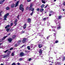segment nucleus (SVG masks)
Masks as SVG:
<instances>
[{"label":"nucleus","instance_id":"f257e3e1","mask_svg":"<svg viewBox=\"0 0 65 65\" xmlns=\"http://www.w3.org/2000/svg\"><path fill=\"white\" fill-rule=\"evenodd\" d=\"M33 6V3H30V7H27L26 8V9L27 10L29 9V10H31Z\"/></svg>","mask_w":65,"mask_h":65},{"label":"nucleus","instance_id":"f03ea898","mask_svg":"<svg viewBox=\"0 0 65 65\" xmlns=\"http://www.w3.org/2000/svg\"><path fill=\"white\" fill-rule=\"evenodd\" d=\"M9 15V13H8L6 14H5L4 16V21H5V20H7V19L6 18H7V16H8Z\"/></svg>","mask_w":65,"mask_h":65},{"label":"nucleus","instance_id":"7ed1b4c3","mask_svg":"<svg viewBox=\"0 0 65 65\" xmlns=\"http://www.w3.org/2000/svg\"><path fill=\"white\" fill-rule=\"evenodd\" d=\"M19 9L20 10H21L22 12L24 11V7H23V6L22 4H21L20 6H19Z\"/></svg>","mask_w":65,"mask_h":65},{"label":"nucleus","instance_id":"20e7f679","mask_svg":"<svg viewBox=\"0 0 65 65\" xmlns=\"http://www.w3.org/2000/svg\"><path fill=\"white\" fill-rule=\"evenodd\" d=\"M18 21V20L17 19H15L14 20V24H15L14 25V26H15L16 25H17V22Z\"/></svg>","mask_w":65,"mask_h":65},{"label":"nucleus","instance_id":"39448f33","mask_svg":"<svg viewBox=\"0 0 65 65\" xmlns=\"http://www.w3.org/2000/svg\"><path fill=\"white\" fill-rule=\"evenodd\" d=\"M20 57H23L24 56V53L23 52H21L20 54Z\"/></svg>","mask_w":65,"mask_h":65},{"label":"nucleus","instance_id":"423d86ee","mask_svg":"<svg viewBox=\"0 0 65 65\" xmlns=\"http://www.w3.org/2000/svg\"><path fill=\"white\" fill-rule=\"evenodd\" d=\"M13 40V39L10 38L8 39V41L9 42H11Z\"/></svg>","mask_w":65,"mask_h":65},{"label":"nucleus","instance_id":"0eeeda50","mask_svg":"<svg viewBox=\"0 0 65 65\" xmlns=\"http://www.w3.org/2000/svg\"><path fill=\"white\" fill-rule=\"evenodd\" d=\"M27 40V39L26 38H24L23 39L22 41L23 43H25L26 42V41Z\"/></svg>","mask_w":65,"mask_h":65},{"label":"nucleus","instance_id":"6e6552de","mask_svg":"<svg viewBox=\"0 0 65 65\" xmlns=\"http://www.w3.org/2000/svg\"><path fill=\"white\" fill-rule=\"evenodd\" d=\"M15 7V4H12L11 5V8H14Z\"/></svg>","mask_w":65,"mask_h":65},{"label":"nucleus","instance_id":"1a4fd4ad","mask_svg":"<svg viewBox=\"0 0 65 65\" xmlns=\"http://www.w3.org/2000/svg\"><path fill=\"white\" fill-rule=\"evenodd\" d=\"M17 37V36L16 35H14L12 36V38L14 39H15L16 37Z\"/></svg>","mask_w":65,"mask_h":65},{"label":"nucleus","instance_id":"9d476101","mask_svg":"<svg viewBox=\"0 0 65 65\" xmlns=\"http://www.w3.org/2000/svg\"><path fill=\"white\" fill-rule=\"evenodd\" d=\"M19 1H18L16 3L15 5V7H16L17 6H18L19 4Z\"/></svg>","mask_w":65,"mask_h":65},{"label":"nucleus","instance_id":"9b49d317","mask_svg":"<svg viewBox=\"0 0 65 65\" xmlns=\"http://www.w3.org/2000/svg\"><path fill=\"white\" fill-rule=\"evenodd\" d=\"M43 46L42 44H38V47L39 48H41Z\"/></svg>","mask_w":65,"mask_h":65},{"label":"nucleus","instance_id":"f8f14e48","mask_svg":"<svg viewBox=\"0 0 65 65\" xmlns=\"http://www.w3.org/2000/svg\"><path fill=\"white\" fill-rule=\"evenodd\" d=\"M5 1V0H3V1H0V4H2L4 2V1Z\"/></svg>","mask_w":65,"mask_h":65},{"label":"nucleus","instance_id":"ddd939ff","mask_svg":"<svg viewBox=\"0 0 65 65\" xmlns=\"http://www.w3.org/2000/svg\"><path fill=\"white\" fill-rule=\"evenodd\" d=\"M27 26V25L26 24H25L24 25V26H23V29H26V27Z\"/></svg>","mask_w":65,"mask_h":65},{"label":"nucleus","instance_id":"4468645a","mask_svg":"<svg viewBox=\"0 0 65 65\" xmlns=\"http://www.w3.org/2000/svg\"><path fill=\"white\" fill-rule=\"evenodd\" d=\"M27 21H28V23H30L31 22V19L30 18H29L27 19Z\"/></svg>","mask_w":65,"mask_h":65},{"label":"nucleus","instance_id":"2eb2a0df","mask_svg":"<svg viewBox=\"0 0 65 65\" xmlns=\"http://www.w3.org/2000/svg\"><path fill=\"white\" fill-rule=\"evenodd\" d=\"M9 26H10V25H8L5 27V29H7V28H8L9 27Z\"/></svg>","mask_w":65,"mask_h":65},{"label":"nucleus","instance_id":"dca6fc26","mask_svg":"<svg viewBox=\"0 0 65 65\" xmlns=\"http://www.w3.org/2000/svg\"><path fill=\"white\" fill-rule=\"evenodd\" d=\"M61 18H62V16L60 15L58 16V19L59 20H61Z\"/></svg>","mask_w":65,"mask_h":65},{"label":"nucleus","instance_id":"f3484780","mask_svg":"<svg viewBox=\"0 0 65 65\" xmlns=\"http://www.w3.org/2000/svg\"><path fill=\"white\" fill-rule=\"evenodd\" d=\"M44 6V4H43L41 6V8H43Z\"/></svg>","mask_w":65,"mask_h":65},{"label":"nucleus","instance_id":"a211bd4d","mask_svg":"<svg viewBox=\"0 0 65 65\" xmlns=\"http://www.w3.org/2000/svg\"><path fill=\"white\" fill-rule=\"evenodd\" d=\"M49 13L50 14H52V13H54V12L52 11H51L49 12Z\"/></svg>","mask_w":65,"mask_h":65},{"label":"nucleus","instance_id":"6ab92c4d","mask_svg":"<svg viewBox=\"0 0 65 65\" xmlns=\"http://www.w3.org/2000/svg\"><path fill=\"white\" fill-rule=\"evenodd\" d=\"M44 10V9H43V8L41 9H40V12H42V11H43Z\"/></svg>","mask_w":65,"mask_h":65},{"label":"nucleus","instance_id":"aec40b11","mask_svg":"<svg viewBox=\"0 0 65 65\" xmlns=\"http://www.w3.org/2000/svg\"><path fill=\"white\" fill-rule=\"evenodd\" d=\"M30 46H28L27 47V48L28 50H30L31 49L30 48Z\"/></svg>","mask_w":65,"mask_h":65},{"label":"nucleus","instance_id":"412c9836","mask_svg":"<svg viewBox=\"0 0 65 65\" xmlns=\"http://www.w3.org/2000/svg\"><path fill=\"white\" fill-rule=\"evenodd\" d=\"M3 12V11H1L0 12V16L1 17L2 16V13Z\"/></svg>","mask_w":65,"mask_h":65},{"label":"nucleus","instance_id":"4be33fe9","mask_svg":"<svg viewBox=\"0 0 65 65\" xmlns=\"http://www.w3.org/2000/svg\"><path fill=\"white\" fill-rule=\"evenodd\" d=\"M42 50L41 49L40 50L39 53L40 54H42Z\"/></svg>","mask_w":65,"mask_h":65},{"label":"nucleus","instance_id":"5701e85b","mask_svg":"<svg viewBox=\"0 0 65 65\" xmlns=\"http://www.w3.org/2000/svg\"><path fill=\"white\" fill-rule=\"evenodd\" d=\"M6 10H9V7H7L6 8Z\"/></svg>","mask_w":65,"mask_h":65},{"label":"nucleus","instance_id":"b1692460","mask_svg":"<svg viewBox=\"0 0 65 65\" xmlns=\"http://www.w3.org/2000/svg\"><path fill=\"white\" fill-rule=\"evenodd\" d=\"M61 27L60 26H59V27H57V29L58 30L59 29H61Z\"/></svg>","mask_w":65,"mask_h":65},{"label":"nucleus","instance_id":"393cba45","mask_svg":"<svg viewBox=\"0 0 65 65\" xmlns=\"http://www.w3.org/2000/svg\"><path fill=\"white\" fill-rule=\"evenodd\" d=\"M31 10V11H34V8H32Z\"/></svg>","mask_w":65,"mask_h":65},{"label":"nucleus","instance_id":"a878e982","mask_svg":"<svg viewBox=\"0 0 65 65\" xmlns=\"http://www.w3.org/2000/svg\"><path fill=\"white\" fill-rule=\"evenodd\" d=\"M54 35H53V36H55V38H56V33H54Z\"/></svg>","mask_w":65,"mask_h":65},{"label":"nucleus","instance_id":"bb28decb","mask_svg":"<svg viewBox=\"0 0 65 65\" xmlns=\"http://www.w3.org/2000/svg\"><path fill=\"white\" fill-rule=\"evenodd\" d=\"M10 29V28H7L6 30V31H7V32H9V29Z\"/></svg>","mask_w":65,"mask_h":65},{"label":"nucleus","instance_id":"cd10ccee","mask_svg":"<svg viewBox=\"0 0 65 65\" xmlns=\"http://www.w3.org/2000/svg\"><path fill=\"white\" fill-rule=\"evenodd\" d=\"M18 44H15L14 45V47H17L18 46Z\"/></svg>","mask_w":65,"mask_h":65},{"label":"nucleus","instance_id":"c85d7f7f","mask_svg":"<svg viewBox=\"0 0 65 65\" xmlns=\"http://www.w3.org/2000/svg\"><path fill=\"white\" fill-rule=\"evenodd\" d=\"M33 13H34V11H32V12L30 13V15L31 16L33 14Z\"/></svg>","mask_w":65,"mask_h":65},{"label":"nucleus","instance_id":"c756f323","mask_svg":"<svg viewBox=\"0 0 65 65\" xmlns=\"http://www.w3.org/2000/svg\"><path fill=\"white\" fill-rule=\"evenodd\" d=\"M42 1L43 3H44V4H45V1L42 0Z\"/></svg>","mask_w":65,"mask_h":65},{"label":"nucleus","instance_id":"7c9ffc66","mask_svg":"<svg viewBox=\"0 0 65 65\" xmlns=\"http://www.w3.org/2000/svg\"><path fill=\"white\" fill-rule=\"evenodd\" d=\"M7 37V36H5L4 37H3V38L4 39H4H6V37Z\"/></svg>","mask_w":65,"mask_h":65},{"label":"nucleus","instance_id":"2f4dec72","mask_svg":"<svg viewBox=\"0 0 65 65\" xmlns=\"http://www.w3.org/2000/svg\"><path fill=\"white\" fill-rule=\"evenodd\" d=\"M49 60H51V59H53V57H49Z\"/></svg>","mask_w":65,"mask_h":65},{"label":"nucleus","instance_id":"473e14b6","mask_svg":"<svg viewBox=\"0 0 65 65\" xmlns=\"http://www.w3.org/2000/svg\"><path fill=\"white\" fill-rule=\"evenodd\" d=\"M39 10H40V9H39V8H38L36 9V11H39Z\"/></svg>","mask_w":65,"mask_h":65},{"label":"nucleus","instance_id":"72a5a7b5","mask_svg":"<svg viewBox=\"0 0 65 65\" xmlns=\"http://www.w3.org/2000/svg\"><path fill=\"white\" fill-rule=\"evenodd\" d=\"M6 57H7V56L5 55L3 56V58H5Z\"/></svg>","mask_w":65,"mask_h":65},{"label":"nucleus","instance_id":"f704fd0d","mask_svg":"<svg viewBox=\"0 0 65 65\" xmlns=\"http://www.w3.org/2000/svg\"><path fill=\"white\" fill-rule=\"evenodd\" d=\"M18 42L20 43L21 42V40H19Z\"/></svg>","mask_w":65,"mask_h":65},{"label":"nucleus","instance_id":"c9c22d12","mask_svg":"<svg viewBox=\"0 0 65 65\" xmlns=\"http://www.w3.org/2000/svg\"><path fill=\"white\" fill-rule=\"evenodd\" d=\"M13 48L11 47V48H10V51H11L12 50H13Z\"/></svg>","mask_w":65,"mask_h":65},{"label":"nucleus","instance_id":"e433bc0d","mask_svg":"<svg viewBox=\"0 0 65 65\" xmlns=\"http://www.w3.org/2000/svg\"><path fill=\"white\" fill-rule=\"evenodd\" d=\"M46 18H45L43 19V21H45V20H46Z\"/></svg>","mask_w":65,"mask_h":65},{"label":"nucleus","instance_id":"4c0bfd02","mask_svg":"<svg viewBox=\"0 0 65 65\" xmlns=\"http://www.w3.org/2000/svg\"><path fill=\"white\" fill-rule=\"evenodd\" d=\"M8 50H6L4 52L5 53H6V52H8Z\"/></svg>","mask_w":65,"mask_h":65},{"label":"nucleus","instance_id":"58836bf2","mask_svg":"<svg viewBox=\"0 0 65 65\" xmlns=\"http://www.w3.org/2000/svg\"><path fill=\"white\" fill-rule=\"evenodd\" d=\"M25 45H23L21 47V48H22V47H24H24L25 46Z\"/></svg>","mask_w":65,"mask_h":65},{"label":"nucleus","instance_id":"ea45409f","mask_svg":"<svg viewBox=\"0 0 65 65\" xmlns=\"http://www.w3.org/2000/svg\"><path fill=\"white\" fill-rule=\"evenodd\" d=\"M47 6H48V4L46 6L44 7L45 8H46Z\"/></svg>","mask_w":65,"mask_h":65},{"label":"nucleus","instance_id":"a19ab883","mask_svg":"<svg viewBox=\"0 0 65 65\" xmlns=\"http://www.w3.org/2000/svg\"><path fill=\"white\" fill-rule=\"evenodd\" d=\"M11 56H14V53H12Z\"/></svg>","mask_w":65,"mask_h":65},{"label":"nucleus","instance_id":"79ce46f5","mask_svg":"<svg viewBox=\"0 0 65 65\" xmlns=\"http://www.w3.org/2000/svg\"><path fill=\"white\" fill-rule=\"evenodd\" d=\"M58 40H56L55 41V43H58Z\"/></svg>","mask_w":65,"mask_h":65},{"label":"nucleus","instance_id":"37998d69","mask_svg":"<svg viewBox=\"0 0 65 65\" xmlns=\"http://www.w3.org/2000/svg\"><path fill=\"white\" fill-rule=\"evenodd\" d=\"M30 46L31 48H32V47H33V45L32 44Z\"/></svg>","mask_w":65,"mask_h":65},{"label":"nucleus","instance_id":"c03bdc74","mask_svg":"<svg viewBox=\"0 0 65 65\" xmlns=\"http://www.w3.org/2000/svg\"><path fill=\"white\" fill-rule=\"evenodd\" d=\"M65 57H64L63 58V59L62 60V61H64V60H65Z\"/></svg>","mask_w":65,"mask_h":65},{"label":"nucleus","instance_id":"a18cd8bd","mask_svg":"<svg viewBox=\"0 0 65 65\" xmlns=\"http://www.w3.org/2000/svg\"><path fill=\"white\" fill-rule=\"evenodd\" d=\"M22 60H23V59L22 58H20V59H19V61H22Z\"/></svg>","mask_w":65,"mask_h":65},{"label":"nucleus","instance_id":"49530a36","mask_svg":"<svg viewBox=\"0 0 65 65\" xmlns=\"http://www.w3.org/2000/svg\"><path fill=\"white\" fill-rule=\"evenodd\" d=\"M12 65H15V63H13L12 64Z\"/></svg>","mask_w":65,"mask_h":65},{"label":"nucleus","instance_id":"de8ad7c7","mask_svg":"<svg viewBox=\"0 0 65 65\" xmlns=\"http://www.w3.org/2000/svg\"><path fill=\"white\" fill-rule=\"evenodd\" d=\"M13 25V23H11L10 25V26H12Z\"/></svg>","mask_w":65,"mask_h":65},{"label":"nucleus","instance_id":"09e8293b","mask_svg":"<svg viewBox=\"0 0 65 65\" xmlns=\"http://www.w3.org/2000/svg\"><path fill=\"white\" fill-rule=\"evenodd\" d=\"M1 41H3L4 40V39L3 38H2V39H1Z\"/></svg>","mask_w":65,"mask_h":65},{"label":"nucleus","instance_id":"8fccbe9b","mask_svg":"<svg viewBox=\"0 0 65 65\" xmlns=\"http://www.w3.org/2000/svg\"><path fill=\"white\" fill-rule=\"evenodd\" d=\"M31 60V58H29L28 60V61H30Z\"/></svg>","mask_w":65,"mask_h":65},{"label":"nucleus","instance_id":"3c124183","mask_svg":"<svg viewBox=\"0 0 65 65\" xmlns=\"http://www.w3.org/2000/svg\"><path fill=\"white\" fill-rule=\"evenodd\" d=\"M51 15H52V14H50V13H49V17H51Z\"/></svg>","mask_w":65,"mask_h":65},{"label":"nucleus","instance_id":"603ef678","mask_svg":"<svg viewBox=\"0 0 65 65\" xmlns=\"http://www.w3.org/2000/svg\"><path fill=\"white\" fill-rule=\"evenodd\" d=\"M20 44V43H19L18 42L17 43L18 46H19V45Z\"/></svg>","mask_w":65,"mask_h":65},{"label":"nucleus","instance_id":"864d4df0","mask_svg":"<svg viewBox=\"0 0 65 65\" xmlns=\"http://www.w3.org/2000/svg\"><path fill=\"white\" fill-rule=\"evenodd\" d=\"M17 65H20V63H19V62H18L17 64Z\"/></svg>","mask_w":65,"mask_h":65},{"label":"nucleus","instance_id":"5fc2aeb1","mask_svg":"<svg viewBox=\"0 0 65 65\" xmlns=\"http://www.w3.org/2000/svg\"><path fill=\"white\" fill-rule=\"evenodd\" d=\"M29 52V51H25V52H26V53H27V52Z\"/></svg>","mask_w":65,"mask_h":65},{"label":"nucleus","instance_id":"6e6d98bb","mask_svg":"<svg viewBox=\"0 0 65 65\" xmlns=\"http://www.w3.org/2000/svg\"><path fill=\"white\" fill-rule=\"evenodd\" d=\"M63 5L65 6V2H64L63 3Z\"/></svg>","mask_w":65,"mask_h":65},{"label":"nucleus","instance_id":"4d7b16f0","mask_svg":"<svg viewBox=\"0 0 65 65\" xmlns=\"http://www.w3.org/2000/svg\"><path fill=\"white\" fill-rule=\"evenodd\" d=\"M27 0V2H30L31 0Z\"/></svg>","mask_w":65,"mask_h":65},{"label":"nucleus","instance_id":"13d9d810","mask_svg":"<svg viewBox=\"0 0 65 65\" xmlns=\"http://www.w3.org/2000/svg\"><path fill=\"white\" fill-rule=\"evenodd\" d=\"M49 37H50V36H48L47 37V39H48V38H49Z\"/></svg>","mask_w":65,"mask_h":65},{"label":"nucleus","instance_id":"bf43d9fd","mask_svg":"<svg viewBox=\"0 0 65 65\" xmlns=\"http://www.w3.org/2000/svg\"><path fill=\"white\" fill-rule=\"evenodd\" d=\"M22 33H25V31H22Z\"/></svg>","mask_w":65,"mask_h":65},{"label":"nucleus","instance_id":"052dcab7","mask_svg":"<svg viewBox=\"0 0 65 65\" xmlns=\"http://www.w3.org/2000/svg\"><path fill=\"white\" fill-rule=\"evenodd\" d=\"M53 31H54L55 32L56 31H55V29H53Z\"/></svg>","mask_w":65,"mask_h":65},{"label":"nucleus","instance_id":"680f3d73","mask_svg":"<svg viewBox=\"0 0 65 65\" xmlns=\"http://www.w3.org/2000/svg\"><path fill=\"white\" fill-rule=\"evenodd\" d=\"M46 19H47V20H48V17H47L46 18Z\"/></svg>","mask_w":65,"mask_h":65},{"label":"nucleus","instance_id":"e2e57ef3","mask_svg":"<svg viewBox=\"0 0 65 65\" xmlns=\"http://www.w3.org/2000/svg\"><path fill=\"white\" fill-rule=\"evenodd\" d=\"M8 36L10 35V33L8 34Z\"/></svg>","mask_w":65,"mask_h":65},{"label":"nucleus","instance_id":"0e129e2a","mask_svg":"<svg viewBox=\"0 0 65 65\" xmlns=\"http://www.w3.org/2000/svg\"><path fill=\"white\" fill-rule=\"evenodd\" d=\"M2 44V43H0V45H1Z\"/></svg>","mask_w":65,"mask_h":65},{"label":"nucleus","instance_id":"69168bd1","mask_svg":"<svg viewBox=\"0 0 65 65\" xmlns=\"http://www.w3.org/2000/svg\"><path fill=\"white\" fill-rule=\"evenodd\" d=\"M56 1V0H54V2H55Z\"/></svg>","mask_w":65,"mask_h":65},{"label":"nucleus","instance_id":"338daca9","mask_svg":"<svg viewBox=\"0 0 65 65\" xmlns=\"http://www.w3.org/2000/svg\"><path fill=\"white\" fill-rule=\"evenodd\" d=\"M63 11H65V9H63Z\"/></svg>","mask_w":65,"mask_h":65},{"label":"nucleus","instance_id":"774afa93","mask_svg":"<svg viewBox=\"0 0 65 65\" xmlns=\"http://www.w3.org/2000/svg\"><path fill=\"white\" fill-rule=\"evenodd\" d=\"M49 65H53L52 64H50Z\"/></svg>","mask_w":65,"mask_h":65}]
</instances>
